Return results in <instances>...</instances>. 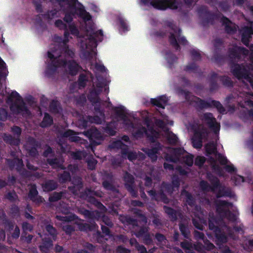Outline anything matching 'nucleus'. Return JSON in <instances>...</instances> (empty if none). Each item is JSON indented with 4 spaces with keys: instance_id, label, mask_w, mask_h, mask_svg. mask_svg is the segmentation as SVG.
I'll list each match as a JSON object with an SVG mask.
<instances>
[{
    "instance_id": "obj_1",
    "label": "nucleus",
    "mask_w": 253,
    "mask_h": 253,
    "mask_svg": "<svg viewBox=\"0 0 253 253\" xmlns=\"http://www.w3.org/2000/svg\"><path fill=\"white\" fill-rule=\"evenodd\" d=\"M32 0L37 12H41L42 3L47 0ZM49 0L59 6L64 13L62 20L57 19L54 23L56 28L64 32L63 38L57 35L53 38V43L47 52L45 76L52 78L57 74L63 73L75 76L82 68L75 60L67 61L65 59L73 58L75 55V49L69 47L68 44L72 38L70 33L77 38L80 58L90 64L96 60V47L98 42L103 40V32L96 30L92 16L78 0Z\"/></svg>"
},
{
    "instance_id": "obj_2",
    "label": "nucleus",
    "mask_w": 253,
    "mask_h": 253,
    "mask_svg": "<svg viewBox=\"0 0 253 253\" xmlns=\"http://www.w3.org/2000/svg\"><path fill=\"white\" fill-rule=\"evenodd\" d=\"M169 100L166 95L158 96L155 98H151L152 104L158 108V111L161 114V119H156L155 125H151L150 114L146 111L139 112L143 120L144 124L147 126V129L141 124L134 125L131 118L134 117L133 112H130L125 106L121 104L116 105L112 104L109 97L107 96L106 108L109 110L111 121L107 123L103 127V131L109 136L116 135L117 130L124 128L131 131L132 135L136 139H139L145 136L152 143V148H143L142 150L145 152L154 162L157 160L158 156L162 155L167 161L170 162H180L185 163L188 166H191L193 164V156L186 152L183 148L173 149L172 148L163 147L160 143L156 142L157 139L162 135L165 137L168 142L175 144L178 142L176 135L170 131L167 125L172 126V121H169L168 117L163 110ZM104 103L102 105H104Z\"/></svg>"
},
{
    "instance_id": "obj_3",
    "label": "nucleus",
    "mask_w": 253,
    "mask_h": 253,
    "mask_svg": "<svg viewBox=\"0 0 253 253\" xmlns=\"http://www.w3.org/2000/svg\"><path fill=\"white\" fill-rule=\"evenodd\" d=\"M90 68L95 74V78L89 71H85L84 73L80 75L77 83H74L70 86L71 91H74V87L77 84L79 88L84 87L87 84L92 83V87L89 89L87 95L88 99L91 102L94 107V116H83L79 120V125L81 128L87 126L88 123L101 125L105 122L106 117L104 111L102 109L104 101L99 97V95L104 89L107 94L109 93L108 84L110 82L108 76V70L102 64L93 62L90 63Z\"/></svg>"
},
{
    "instance_id": "obj_4",
    "label": "nucleus",
    "mask_w": 253,
    "mask_h": 253,
    "mask_svg": "<svg viewBox=\"0 0 253 253\" xmlns=\"http://www.w3.org/2000/svg\"><path fill=\"white\" fill-rule=\"evenodd\" d=\"M217 217H213L210 213L209 227L215 234V243L219 248L227 242L229 237L236 239L234 234H243V226L238 218L237 208L232 203L225 201L216 200L214 202Z\"/></svg>"
},
{
    "instance_id": "obj_5",
    "label": "nucleus",
    "mask_w": 253,
    "mask_h": 253,
    "mask_svg": "<svg viewBox=\"0 0 253 253\" xmlns=\"http://www.w3.org/2000/svg\"><path fill=\"white\" fill-rule=\"evenodd\" d=\"M249 48L250 54L244 47L234 45L229 49L228 56L233 75L253 89V43Z\"/></svg>"
},
{
    "instance_id": "obj_6",
    "label": "nucleus",
    "mask_w": 253,
    "mask_h": 253,
    "mask_svg": "<svg viewBox=\"0 0 253 253\" xmlns=\"http://www.w3.org/2000/svg\"><path fill=\"white\" fill-rule=\"evenodd\" d=\"M95 196L101 197L102 196V193L101 192L95 191L87 188L84 193L81 195V197L94 204L100 211L84 210L83 211V214L90 223L94 222L95 220H101L106 225L111 227L113 225L111 221L108 216L104 215L106 210L105 207L94 198V196Z\"/></svg>"
},
{
    "instance_id": "obj_7",
    "label": "nucleus",
    "mask_w": 253,
    "mask_h": 253,
    "mask_svg": "<svg viewBox=\"0 0 253 253\" xmlns=\"http://www.w3.org/2000/svg\"><path fill=\"white\" fill-rule=\"evenodd\" d=\"M207 178L210 182V185L208 182L202 180L200 183V187L204 192L211 191L214 193L217 198L222 197H232L234 195L231 188L222 185L219 180L211 173H207Z\"/></svg>"
},
{
    "instance_id": "obj_8",
    "label": "nucleus",
    "mask_w": 253,
    "mask_h": 253,
    "mask_svg": "<svg viewBox=\"0 0 253 253\" xmlns=\"http://www.w3.org/2000/svg\"><path fill=\"white\" fill-rule=\"evenodd\" d=\"M200 17L205 18L206 20H203V24H213L215 21H219L224 26L226 32L230 34L235 33L238 27L232 23L227 18L223 16L221 14L212 15L209 13L205 6L200 7L198 11Z\"/></svg>"
},
{
    "instance_id": "obj_9",
    "label": "nucleus",
    "mask_w": 253,
    "mask_h": 253,
    "mask_svg": "<svg viewBox=\"0 0 253 253\" xmlns=\"http://www.w3.org/2000/svg\"><path fill=\"white\" fill-rule=\"evenodd\" d=\"M109 147L110 149H120L121 150L122 156H118L117 158H113L111 159L112 163L114 166H119L122 162L124 159H127L131 162H134L136 160H142L144 159L145 156L142 153L136 154V152L128 151V146L124 144L120 140H116L112 142L109 145Z\"/></svg>"
},
{
    "instance_id": "obj_10",
    "label": "nucleus",
    "mask_w": 253,
    "mask_h": 253,
    "mask_svg": "<svg viewBox=\"0 0 253 253\" xmlns=\"http://www.w3.org/2000/svg\"><path fill=\"white\" fill-rule=\"evenodd\" d=\"M176 91L179 95L183 96L190 104L197 108L203 109L211 107H214L220 113L224 114L225 112V110L224 107L218 101L211 99H209L206 101L192 95L189 92L180 88L177 89Z\"/></svg>"
},
{
    "instance_id": "obj_11",
    "label": "nucleus",
    "mask_w": 253,
    "mask_h": 253,
    "mask_svg": "<svg viewBox=\"0 0 253 253\" xmlns=\"http://www.w3.org/2000/svg\"><path fill=\"white\" fill-rule=\"evenodd\" d=\"M181 196L185 198L187 204L190 206L193 211L194 217H192L193 223L194 226L198 229L203 230V226L206 225L207 220L205 218L204 212L200 207L194 206L195 201L190 194L185 190L181 192Z\"/></svg>"
},
{
    "instance_id": "obj_12",
    "label": "nucleus",
    "mask_w": 253,
    "mask_h": 253,
    "mask_svg": "<svg viewBox=\"0 0 253 253\" xmlns=\"http://www.w3.org/2000/svg\"><path fill=\"white\" fill-rule=\"evenodd\" d=\"M180 183L177 177L173 176L172 178V184H167L163 183L160 192L156 193L153 190H150L148 192L149 195L151 197L152 199L156 201H162L165 203L169 202L165 194H171L174 191H177L179 186Z\"/></svg>"
},
{
    "instance_id": "obj_13",
    "label": "nucleus",
    "mask_w": 253,
    "mask_h": 253,
    "mask_svg": "<svg viewBox=\"0 0 253 253\" xmlns=\"http://www.w3.org/2000/svg\"><path fill=\"white\" fill-rule=\"evenodd\" d=\"M185 125L188 129H191L194 131V135L192 138L193 146L196 149L201 148L202 146L203 141L207 138L208 130L204 126L200 125L197 122Z\"/></svg>"
},
{
    "instance_id": "obj_14",
    "label": "nucleus",
    "mask_w": 253,
    "mask_h": 253,
    "mask_svg": "<svg viewBox=\"0 0 253 253\" xmlns=\"http://www.w3.org/2000/svg\"><path fill=\"white\" fill-rule=\"evenodd\" d=\"M168 28L170 31L169 41L170 44L176 50H180L179 43L183 45L188 44L185 38L181 35V31L171 21L167 22Z\"/></svg>"
},
{
    "instance_id": "obj_15",
    "label": "nucleus",
    "mask_w": 253,
    "mask_h": 253,
    "mask_svg": "<svg viewBox=\"0 0 253 253\" xmlns=\"http://www.w3.org/2000/svg\"><path fill=\"white\" fill-rule=\"evenodd\" d=\"M139 4L159 10L176 9L180 7V3L176 0H139Z\"/></svg>"
},
{
    "instance_id": "obj_16",
    "label": "nucleus",
    "mask_w": 253,
    "mask_h": 253,
    "mask_svg": "<svg viewBox=\"0 0 253 253\" xmlns=\"http://www.w3.org/2000/svg\"><path fill=\"white\" fill-rule=\"evenodd\" d=\"M237 101L242 108L243 113L253 118V93L241 92L238 95Z\"/></svg>"
},
{
    "instance_id": "obj_17",
    "label": "nucleus",
    "mask_w": 253,
    "mask_h": 253,
    "mask_svg": "<svg viewBox=\"0 0 253 253\" xmlns=\"http://www.w3.org/2000/svg\"><path fill=\"white\" fill-rule=\"evenodd\" d=\"M205 246L199 242L193 245L191 242L185 241L181 243V247L187 253H195L192 251L193 249L200 253H206V250L211 251L215 248L214 245L208 240H204Z\"/></svg>"
},
{
    "instance_id": "obj_18",
    "label": "nucleus",
    "mask_w": 253,
    "mask_h": 253,
    "mask_svg": "<svg viewBox=\"0 0 253 253\" xmlns=\"http://www.w3.org/2000/svg\"><path fill=\"white\" fill-rule=\"evenodd\" d=\"M56 219L60 221V226L63 230L67 234L70 235L74 231H75V227L69 224V222L76 219H78V217L74 214H72L69 216H61L57 215L56 216Z\"/></svg>"
},
{
    "instance_id": "obj_19",
    "label": "nucleus",
    "mask_w": 253,
    "mask_h": 253,
    "mask_svg": "<svg viewBox=\"0 0 253 253\" xmlns=\"http://www.w3.org/2000/svg\"><path fill=\"white\" fill-rule=\"evenodd\" d=\"M218 81H221L225 86L230 87L232 85V82L229 77L226 76L219 77L216 73H212L210 77V89L211 91L217 88L218 85L217 82Z\"/></svg>"
},
{
    "instance_id": "obj_20",
    "label": "nucleus",
    "mask_w": 253,
    "mask_h": 253,
    "mask_svg": "<svg viewBox=\"0 0 253 253\" xmlns=\"http://www.w3.org/2000/svg\"><path fill=\"white\" fill-rule=\"evenodd\" d=\"M83 133L89 138L91 144L94 145L100 144L104 139L103 135L95 127H92Z\"/></svg>"
},
{
    "instance_id": "obj_21",
    "label": "nucleus",
    "mask_w": 253,
    "mask_h": 253,
    "mask_svg": "<svg viewBox=\"0 0 253 253\" xmlns=\"http://www.w3.org/2000/svg\"><path fill=\"white\" fill-rule=\"evenodd\" d=\"M203 121L207 124L210 129L216 135H218L219 132L220 125V124L216 121L212 114L211 113H205L203 118Z\"/></svg>"
},
{
    "instance_id": "obj_22",
    "label": "nucleus",
    "mask_w": 253,
    "mask_h": 253,
    "mask_svg": "<svg viewBox=\"0 0 253 253\" xmlns=\"http://www.w3.org/2000/svg\"><path fill=\"white\" fill-rule=\"evenodd\" d=\"M11 131L16 136V138H13L10 135L6 134H4L2 137L6 143H9L10 145H18L20 141L19 137L21 133V129L18 126H14L11 127Z\"/></svg>"
},
{
    "instance_id": "obj_23",
    "label": "nucleus",
    "mask_w": 253,
    "mask_h": 253,
    "mask_svg": "<svg viewBox=\"0 0 253 253\" xmlns=\"http://www.w3.org/2000/svg\"><path fill=\"white\" fill-rule=\"evenodd\" d=\"M239 33L241 34L242 41L246 46H248L249 42L253 35V23L250 22L249 26H244L239 30Z\"/></svg>"
},
{
    "instance_id": "obj_24",
    "label": "nucleus",
    "mask_w": 253,
    "mask_h": 253,
    "mask_svg": "<svg viewBox=\"0 0 253 253\" xmlns=\"http://www.w3.org/2000/svg\"><path fill=\"white\" fill-rule=\"evenodd\" d=\"M115 23L119 32L121 35L125 34L129 30L128 23L122 14H119L116 17Z\"/></svg>"
},
{
    "instance_id": "obj_25",
    "label": "nucleus",
    "mask_w": 253,
    "mask_h": 253,
    "mask_svg": "<svg viewBox=\"0 0 253 253\" xmlns=\"http://www.w3.org/2000/svg\"><path fill=\"white\" fill-rule=\"evenodd\" d=\"M150 173H149V175H147L146 173H141L139 175V177L141 178H142L145 181V185L147 187L151 186L152 185V178H153L154 180H156L157 181H160V176L159 173H155V171L153 169L151 168H149Z\"/></svg>"
},
{
    "instance_id": "obj_26",
    "label": "nucleus",
    "mask_w": 253,
    "mask_h": 253,
    "mask_svg": "<svg viewBox=\"0 0 253 253\" xmlns=\"http://www.w3.org/2000/svg\"><path fill=\"white\" fill-rule=\"evenodd\" d=\"M38 145V142L34 138L29 137L24 146L30 156L35 157L38 155L37 148Z\"/></svg>"
},
{
    "instance_id": "obj_27",
    "label": "nucleus",
    "mask_w": 253,
    "mask_h": 253,
    "mask_svg": "<svg viewBox=\"0 0 253 253\" xmlns=\"http://www.w3.org/2000/svg\"><path fill=\"white\" fill-rule=\"evenodd\" d=\"M134 234L137 238H142L144 243L146 245H149L152 243V239L148 233V227H141L139 231H136L134 233Z\"/></svg>"
},
{
    "instance_id": "obj_28",
    "label": "nucleus",
    "mask_w": 253,
    "mask_h": 253,
    "mask_svg": "<svg viewBox=\"0 0 253 253\" xmlns=\"http://www.w3.org/2000/svg\"><path fill=\"white\" fill-rule=\"evenodd\" d=\"M216 157L221 164L225 165L224 169L227 172L230 173H233L236 171V168L233 164L228 161L226 157L224 155L221 154H218Z\"/></svg>"
},
{
    "instance_id": "obj_29",
    "label": "nucleus",
    "mask_w": 253,
    "mask_h": 253,
    "mask_svg": "<svg viewBox=\"0 0 253 253\" xmlns=\"http://www.w3.org/2000/svg\"><path fill=\"white\" fill-rule=\"evenodd\" d=\"M162 53L166 61L165 65L168 68H172L177 61L176 56L169 50H164Z\"/></svg>"
},
{
    "instance_id": "obj_30",
    "label": "nucleus",
    "mask_w": 253,
    "mask_h": 253,
    "mask_svg": "<svg viewBox=\"0 0 253 253\" xmlns=\"http://www.w3.org/2000/svg\"><path fill=\"white\" fill-rule=\"evenodd\" d=\"M101 229L104 236V237L102 236L101 233L97 231L96 232V236L98 242H103V240L104 239L106 240H108V239H110L111 241L115 240V237L110 234L109 229L108 227L101 225Z\"/></svg>"
},
{
    "instance_id": "obj_31",
    "label": "nucleus",
    "mask_w": 253,
    "mask_h": 253,
    "mask_svg": "<svg viewBox=\"0 0 253 253\" xmlns=\"http://www.w3.org/2000/svg\"><path fill=\"white\" fill-rule=\"evenodd\" d=\"M63 138H69L70 141L72 142H79L83 143L85 142V140L82 139L81 137L78 136L77 134L73 130L68 129L61 134Z\"/></svg>"
},
{
    "instance_id": "obj_32",
    "label": "nucleus",
    "mask_w": 253,
    "mask_h": 253,
    "mask_svg": "<svg viewBox=\"0 0 253 253\" xmlns=\"http://www.w3.org/2000/svg\"><path fill=\"white\" fill-rule=\"evenodd\" d=\"M38 192L37 190L36 185H31L28 195L29 198L36 203H42L44 201V199L41 196H38Z\"/></svg>"
},
{
    "instance_id": "obj_33",
    "label": "nucleus",
    "mask_w": 253,
    "mask_h": 253,
    "mask_svg": "<svg viewBox=\"0 0 253 253\" xmlns=\"http://www.w3.org/2000/svg\"><path fill=\"white\" fill-rule=\"evenodd\" d=\"M76 223L79 230L82 231H96L98 228V226L94 223H91V226H89L84 223V221L81 219H78Z\"/></svg>"
},
{
    "instance_id": "obj_34",
    "label": "nucleus",
    "mask_w": 253,
    "mask_h": 253,
    "mask_svg": "<svg viewBox=\"0 0 253 253\" xmlns=\"http://www.w3.org/2000/svg\"><path fill=\"white\" fill-rule=\"evenodd\" d=\"M72 183L74 187H69V188L74 194L77 195L78 194V191H80L83 187L81 178L79 176L74 177L72 179Z\"/></svg>"
},
{
    "instance_id": "obj_35",
    "label": "nucleus",
    "mask_w": 253,
    "mask_h": 253,
    "mask_svg": "<svg viewBox=\"0 0 253 253\" xmlns=\"http://www.w3.org/2000/svg\"><path fill=\"white\" fill-rule=\"evenodd\" d=\"M7 163L11 169L15 168L18 171L21 172V169L23 167V161L21 159L14 158L12 161L7 159Z\"/></svg>"
},
{
    "instance_id": "obj_36",
    "label": "nucleus",
    "mask_w": 253,
    "mask_h": 253,
    "mask_svg": "<svg viewBox=\"0 0 253 253\" xmlns=\"http://www.w3.org/2000/svg\"><path fill=\"white\" fill-rule=\"evenodd\" d=\"M39 234L42 238V244L40 246V250L42 252L46 253L52 247V242L50 239L46 240L45 238H43L41 233Z\"/></svg>"
},
{
    "instance_id": "obj_37",
    "label": "nucleus",
    "mask_w": 253,
    "mask_h": 253,
    "mask_svg": "<svg viewBox=\"0 0 253 253\" xmlns=\"http://www.w3.org/2000/svg\"><path fill=\"white\" fill-rule=\"evenodd\" d=\"M48 163L53 168H60L61 169H64L65 168L62 166L64 160L62 157L59 159H49L47 160Z\"/></svg>"
},
{
    "instance_id": "obj_38",
    "label": "nucleus",
    "mask_w": 253,
    "mask_h": 253,
    "mask_svg": "<svg viewBox=\"0 0 253 253\" xmlns=\"http://www.w3.org/2000/svg\"><path fill=\"white\" fill-rule=\"evenodd\" d=\"M164 209L166 213L169 215L171 220L173 221L176 220L178 215L180 217L181 216V213L179 211H176L166 206L164 207Z\"/></svg>"
},
{
    "instance_id": "obj_39",
    "label": "nucleus",
    "mask_w": 253,
    "mask_h": 253,
    "mask_svg": "<svg viewBox=\"0 0 253 253\" xmlns=\"http://www.w3.org/2000/svg\"><path fill=\"white\" fill-rule=\"evenodd\" d=\"M57 187V182L54 180H48L45 182L42 186V189L45 192H49L54 190Z\"/></svg>"
},
{
    "instance_id": "obj_40",
    "label": "nucleus",
    "mask_w": 253,
    "mask_h": 253,
    "mask_svg": "<svg viewBox=\"0 0 253 253\" xmlns=\"http://www.w3.org/2000/svg\"><path fill=\"white\" fill-rule=\"evenodd\" d=\"M43 16L45 19L51 20L59 16L58 11L56 9H53L46 12Z\"/></svg>"
},
{
    "instance_id": "obj_41",
    "label": "nucleus",
    "mask_w": 253,
    "mask_h": 253,
    "mask_svg": "<svg viewBox=\"0 0 253 253\" xmlns=\"http://www.w3.org/2000/svg\"><path fill=\"white\" fill-rule=\"evenodd\" d=\"M206 152L207 154H214L217 159V155L218 154L216 152V145L213 142H209L205 146Z\"/></svg>"
},
{
    "instance_id": "obj_42",
    "label": "nucleus",
    "mask_w": 253,
    "mask_h": 253,
    "mask_svg": "<svg viewBox=\"0 0 253 253\" xmlns=\"http://www.w3.org/2000/svg\"><path fill=\"white\" fill-rule=\"evenodd\" d=\"M53 123L52 118L47 113H45L42 121L41 123V126L46 127L50 126Z\"/></svg>"
},
{
    "instance_id": "obj_43",
    "label": "nucleus",
    "mask_w": 253,
    "mask_h": 253,
    "mask_svg": "<svg viewBox=\"0 0 253 253\" xmlns=\"http://www.w3.org/2000/svg\"><path fill=\"white\" fill-rule=\"evenodd\" d=\"M50 111L54 113H58L60 112L61 109L58 101L52 100L49 105Z\"/></svg>"
},
{
    "instance_id": "obj_44",
    "label": "nucleus",
    "mask_w": 253,
    "mask_h": 253,
    "mask_svg": "<svg viewBox=\"0 0 253 253\" xmlns=\"http://www.w3.org/2000/svg\"><path fill=\"white\" fill-rule=\"evenodd\" d=\"M190 55L192 59L194 61H198L201 59V53L198 49L192 48L190 50Z\"/></svg>"
},
{
    "instance_id": "obj_45",
    "label": "nucleus",
    "mask_w": 253,
    "mask_h": 253,
    "mask_svg": "<svg viewBox=\"0 0 253 253\" xmlns=\"http://www.w3.org/2000/svg\"><path fill=\"white\" fill-rule=\"evenodd\" d=\"M45 229L49 234L52 237L53 240L56 239L57 231L51 225H47L45 226Z\"/></svg>"
},
{
    "instance_id": "obj_46",
    "label": "nucleus",
    "mask_w": 253,
    "mask_h": 253,
    "mask_svg": "<svg viewBox=\"0 0 253 253\" xmlns=\"http://www.w3.org/2000/svg\"><path fill=\"white\" fill-rule=\"evenodd\" d=\"M184 70L189 73H196L198 68L195 62L189 63L184 68Z\"/></svg>"
},
{
    "instance_id": "obj_47",
    "label": "nucleus",
    "mask_w": 253,
    "mask_h": 253,
    "mask_svg": "<svg viewBox=\"0 0 253 253\" xmlns=\"http://www.w3.org/2000/svg\"><path fill=\"white\" fill-rule=\"evenodd\" d=\"M86 152L84 151H78L76 152H72L71 156L74 159L80 160L86 157Z\"/></svg>"
},
{
    "instance_id": "obj_48",
    "label": "nucleus",
    "mask_w": 253,
    "mask_h": 253,
    "mask_svg": "<svg viewBox=\"0 0 253 253\" xmlns=\"http://www.w3.org/2000/svg\"><path fill=\"white\" fill-rule=\"evenodd\" d=\"M84 247L89 251V252L85 250H81L79 251L77 253H95L96 248L92 244L86 243Z\"/></svg>"
},
{
    "instance_id": "obj_49",
    "label": "nucleus",
    "mask_w": 253,
    "mask_h": 253,
    "mask_svg": "<svg viewBox=\"0 0 253 253\" xmlns=\"http://www.w3.org/2000/svg\"><path fill=\"white\" fill-rule=\"evenodd\" d=\"M57 211H60L63 213L67 214L70 212V208L66 204L62 202L57 207Z\"/></svg>"
},
{
    "instance_id": "obj_50",
    "label": "nucleus",
    "mask_w": 253,
    "mask_h": 253,
    "mask_svg": "<svg viewBox=\"0 0 253 253\" xmlns=\"http://www.w3.org/2000/svg\"><path fill=\"white\" fill-rule=\"evenodd\" d=\"M124 180L126 182L125 186H126V184H128L130 185H133V183H134V178L133 176L129 174L128 172H125L124 174Z\"/></svg>"
},
{
    "instance_id": "obj_51",
    "label": "nucleus",
    "mask_w": 253,
    "mask_h": 253,
    "mask_svg": "<svg viewBox=\"0 0 253 253\" xmlns=\"http://www.w3.org/2000/svg\"><path fill=\"white\" fill-rule=\"evenodd\" d=\"M155 238L160 246H164L167 244V240L163 235L157 233Z\"/></svg>"
},
{
    "instance_id": "obj_52",
    "label": "nucleus",
    "mask_w": 253,
    "mask_h": 253,
    "mask_svg": "<svg viewBox=\"0 0 253 253\" xmlns=\"http://www.w3.org/2000/svg\"><path fill=\"white\" fill-rule=\"evenodd\" d=\"M179 229L181 231V234L183 236L186 238H189V231L186 226H185L183 223H180L179 224Z\"/></svg>"
},
{
    "instance_id": "obj_53",
    "label": "nucleus",
    "mask_w": 253,
    "mask_h": 253,
    "mask_svg": "<svg viewBox=\"0 0 253 253\" xmlns=\"http://www.w3.org/2000/svg\"><path fill=\"white\" fill-rule=\"evenodd\" d=\"M71 179L69 173L64 171L63 174L59 176V180L61 183H65Z\"/></svg>"
},
{
    "instance_id": "obj_54",
    "label": "nucleus",
    "mask_w": 253,
    "mask_h": 253,
    "mask_svg": "<svg viewBox=\"0 0 253 253\" xmlns=\"http://www.w3.org/2000/svg\"><path fill=\"white\" fill-rule=\"evenodd\" d=\"M231 179L236 185H239L244 181V179L242 176L237 174L232 176Z\"/></svg>"
},
{
    "instance_id": "obj_55",
    "label": "nucleus",
    "mask_w": 253,
    "mask_h": 253,
    "mask_svg": "<svg viewBox=\"0 0 253 253\" xmlns=\"http://www.w3.org/2000/svg\"><path fill=\"white\" fill-rule=\"evenodd\" d=\"M86 162L89 169L92 170L95 169L97 161L93 157L88 158Z\"/></svg>"
},
{
    "instance_id": "obj_56",
    "label": "nucleus",
    "mask_w": 253,
    "mask_h": 253,
    "mask_svg": "<svg viewBox=\"0 0 253 253\" xmlns=\"http://www.w3.org/2000/svg\"><path fill=\"white\" fill-rule=\"evenodd\" d=\"M212 168L213 172L216 173L218 175L220 176H223V169L220 166L216 164H213L212 165Z\"/></svg>"
},
{
    "instance_id": "obj_57",
    "label": "nucleus",
    "mask_w": 253,
    "mask_h": 253,
    "mask_svg": "<svg viewBox=\"0 0 253 253\" xmlns=\"http://www.w3.org/2000/svg\"><path fill=\"white\" fill-rule=\"evenodd\" d=\"M134 212L140 217V221H141L144 224H146L147 222V219L146 216L141 214L140 211L137 209H134Z\"/></svg>"
},
{
    "instance_id": "obj_58",
    "label": "nucleus",
    "mask_w": 253,
    "mask_h": 253,
    "mask_svg": "<svg viewBox=\"0 0 253 253\" xmlns=\"http://www.w3.org/2000/svg\"><path fill=\"white\" fill-rule=\"evenodd\" d=\"M62 193H53L49 197V200L50 202H55L58 201L62 197Z\"/></svg>"
},
{
    "instance_id": "obj_59",
    "label": "nucleus",
    "mask_w": 253,
    "mask_h": 253,
    "mask_svg": "<svg viewBox=\"0 0 253 253\" xmlns=\"http://www.w3.org/2000/svg\"><path fill=\"white\" fill-rule=\"evenodd\" d=\"M86 101V97L84 94H82L76 98V103L79 105L83 106Z\"/></svg>"
},
{
    "instance_id": "obj_60",
    "label": "nucleus",
    "mask_w": 253,
    "mask_h": 253,
    "mask_svg": "<svg viewBox=\"0 0 253 253\" xmlns=\"http://www.w3.org/2000/svg\"><path fill=\"white\" fill-rule=\"evenodd\" d=\"M7 118V112L3 108H0V121H4Z\"/></svg>"
},
{
    "instance_id": "obj_61",
    "label": "nucleus",
    "mask_w": 253,
    "mask_h": 253,
    "mask_svg": "<svg viewBox=\"0 0 253 253\" xmlns=\"http://www.w3.org/2000/svg\"><path fill=\"white\" fill-rule=\"evenodd\" d=\"M205 162V158L203 156H198L195 161V165L198 166H202Z\"/></svg>"
},
{
    "instance_id": "obj_62",
    "label": "nucleus",
    "mask_w": 253,
    "mask_h": 253,
    "mask_svg": "<svg viewBox=\"0 0 253 253\" xmlns=\"http://www.w3.org/2000/svg\"><path fill=\"white\" fill-rule=\"evenodd\" d=\"M126 188L132 197H136L137 196V192L134 189L133 185H130L127 184L126 185Z\"/></svg>"
},
{
    "instance_id": "obj_63",
    "label": "nucleus",
    "mask_w": 253,
    "mask_h": 253,
    "mask_svg": "<svg viewBox=\"0 0 253 253\" xmlns=\"http://www.w3.org/2000/svg\"><path fill=\"white\" fill-rule=\"evenodd\" d=\"M218 6L224 12H226L229 9V5L226 1L219 3Z\"/></svg>"
},
{
    "instance_id": "obj_64",
    "label": "nucleus",
    "mask_w": 253,
    "mask_h": 253,
    "mask_svg": "<svg viewBox=\"0 0 253 253\" xmlns=\"http://www.w3.org/2000/svg\"><path fill=\"white\" fill-rule=\"evenodd\" d=\"M103 186L104 188L107 190H109L112 191H116L113 187L112 184L107 181H104L103 182Z\"/></svg>"
}]
</instances>
